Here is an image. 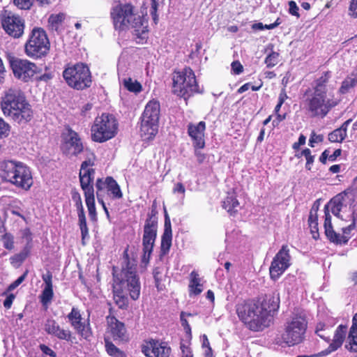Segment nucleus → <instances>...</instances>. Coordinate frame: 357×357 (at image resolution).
I'll list each match as a JSON object with an SVG mask.
<instances>
[{
	"label": "nucleus",
	"mask_w": 357,
	"mask_h": 357,
	"mask_svg": "<svg viewBox=\"0 0 357 357\" xmlns=\"http://www.w3.org/2000/svg\"><path fill=\"white\" fill-rule=\"evenodd\" d=\"M279 308V298L269 296L263 299L243 301L236 305L239 319L251 331H260L268 327L273 313Z\"/></svg>",
	"instance_id": "obj_1"
},
{
	"label": "nucleus",
	"mask_w": 357,
	"mask_h": 357,
	"mask_svg": "<svg viewBox=\"0 0 357 357\" xmlns=\"http://www.w3.org/2000/svg\"><path fill=\"white\" fill-rule=\"evenodd\" d=\"M126 266L123 267L120 275L114 274L113 298L115 303L121 309L128 304L127 293L133 300L140 294V284L136 273V264L126 259Z\"/></svg>",
	"instance_id": "obj_2"
},
{
	"label": "nucleus",
	"mask_w": 357,
	"mask_h": 357,
	"mask_svg": "<svg viewBox=\"0 0 357 357\" xmlns=\"http://www.w3.org/2000/svg\"><path fill=\"white\" fill-rule=\"evenodd\" d=\"M0 106L5 116L19 124L29 122L33 116L24 93L17 88H10L3 92Z\"/></svg>",
	"instance_id": "obj_3"
},
{
	"label": "nucleus",
	"mask_w": 357,
	"mask_h": 357,
	"mask_svg": "<svg viewBox=\"0 0 357 357\" xmlns=\"http://www.w3.org/2000/svg\"><path fill=\"white\" fill-rule=\"evenodd\" d=\"M111 17L116 29H133L137 43H143L148 36V22L139 15L135 14L130 4L117 5L111 11Z\"/></svg>",
	"instance_id": "obj_4"
},
{
	"label": "nucleus",
	"mask_w": 357,
	"mask_h": 357,
	"mask_svg": "<svg viewBox=\"0 0 357 357\" xmlns=\"http://www.w3.org/2000/svg\"><path fill=\"white\" fill-rule=\"evenodd\" d=\"M328 78L327 73L318 78L315 81L312 92L305 100V109L312 116L324 117L337 105V101L327 94L326 83Z\"/></svg>",
	"instance_id": "obj_5"
},
{
	"label": "nucleus",
	"mask_w": 357,
	"mask_h": 357,
	"mask_svg": "<svg viewBox=\"0 0 357 357\" xmlns=\"http://www.w3.org/2000/svg\"><path fill=\"white\" fill-rule=\"evenodd\" d=\"M0 178L3 181L24 190H29L33 183L30 167L15 160L0 161Z\"/></svg>",
	"instance_id": "obj_6"
},
{
	"label": "nucleus",
	"mask_w": 357,
	"mask_h": 357,
	"mask_svg": "<svg viewBox=\"0 0 357 357\" xmlns=\"http://www.w3.org/2000/svg\"><path fill=\"white\" fill-rule=\"evenodd\" d=\"M307 326L305 314L303 311H296L287 319L284 326V332L278 343H284L289 347L301 343L305 339Z\"/></svg>",
	"instance_id": "obj_7"
},
{
	"label": "nucleus",
	"mask_w": 357,
	"mask_h": 357,
	"mask_svg": "<svg viewBox=\"0 0 357 357\" xmlns=\"http://www.w3.org/2000/svg\"><path fill=\"white\" fill-rule=\"evenodd\" d=\"M160 104L156 100L149 101L141 117L140 135L144 140L153 139L158 131Z\"/></svg>",
	"instance_id": "obj_8"
},
{
	"label": "nucleus",
	"mask_w": 357,
	"mask_h": 357,
	"mask_svg": "<svg viewBox=\"0 0 357 357\" xmlns=\"http://www.w3.org/2000/svg\"><path fill=\"white\" fill-rule=\"evenodd\" d=\"M50 50V41L45 31L40 27H34L29 33L24 45L26 56L32 59L45 56Z\"/></svg>",
	"instance_id": "obj_9"
},
{
	"label": "nucleus",
	"mask_w": 357,
	"mask_h": 357,
	"mask_svg": "<svg viewBox=\"0 0 357 357\" xmlns=\"http://www.w3.org/2000/svg\"><path fill=\"white\" fill-rule=\"evenodd\" d=\"M118 123L113 115L102 114L96 118L91 127V137L94 142H105L117 133Z\"/></svg>",
	"instance_id": "obj_10"
},
{
	"label": "nucleus",
	"mask_w": 357,
	"mask_h": 357,
	"mask_svg": "<svg viewBox=\"0 0 357 357\" xmlns=\"http://www.w3.org/2000/svg\"><path fill=\"white\" fill-rule=\"evenodd\" d=\"M172 91L180 97L190 96L194 92L199 91L195 75L190 68H185L182 71H176L173 75Z\"/></svg>",
	"instance_id": "obj_11"
},
{
	"label": "nucleus",
	"mask_w": 357,
	"mask_h": 357,
	"mask_svg": "<svg viewBox=\"0 0 357 357\" xmlns=\"http://www.w3.org/2000/svg\"><path fill=\"white\" fill-rule=\"evenodd\" d=\"M63 76L70 86L78 90L90 86L91 83L89 68L82 63L66 68Z\"/></svg>",
	"instance_id": "obj_12"
},
{
	"label": "nucleus",
	"mask_w": 357,
	"mask_h": 357,
	"mask_svg": "<svg viewBox=\"0 0 357 357\" xmlns=\"http://www.w3.org/2000/svg\"><path fill=\"white\" fill-rule=\"evenodd\" d=\"M158 221L155 215H149L144 227L142 238L143 256L142 262L146 265L149 262L150 257L157 235Z\"/></svg>",
	"instance_id": "obj_13"
},
{
	"label": "nucleus",
	"mask_w": 357,
	"mask_h": 357,
	"mask_svg": "<svg viewBox=\"0 0 357 357\" xmlns=\"http://www.w3.org/2000/svg\"><path fill=\"white\" fill-rule=\"evenodd\" d=\"M10 66L14 77L23 82H29L40 73L36 64L27 59L12 58Z\"/></svg>",
	"instance_id": "obj_14"
},
{
	"label": "nucleus",
	"mask_w": 357,
	"mask_h": 357,
	"mask_svg": "<svg viewBox=\"0 0 357 357\" xmlns=\"http://www.w3.org/2000/svg\"><path fill=\"white\" fill-rule=\"evenodd\" d=\"M86 159L82 163L79 171V180L82 190L84 192V197L94 195V190L92 183L94 178V169L92 167L94 165L95 155L92 152L87 151Z\"/></svg>",
	"instance_id": "obj_15"
},
{
	"label": "nucleus",
	"mask_w": 357,
	"mask_h": 357,
	"mask_svg": "<svg viewBox=\"0 0 357 357\" xmlns=\"http://www.w3.org/2000/svg\"><path fill=\"white\" fill-rule=\"evenodd\" d=\"M291 265V256L288 245H283L274 257L269 271L271 278L278 279Z\"/></svg>",
	"instance_id": "obj_16"
},
{
	"label": "nucleus",
	"mask_w": 357,
	"mask_h": 357,
	"mask_svg": "<svg viewBox=\"0 0 357 357\" xmlns=\"http://www.w3.org/2000/svg\"><path fill=\"white\" fill-rule=\"evenodd\" d=\"M1 26L4 31L14 38L22 37L24 32L25 22L20 16L8 13L3 15Z\"/></svg>",
	"instance_id": "obj_17"
},
{
	"label": "nucleus",
	"mask_w": 357,
	"mask_h": 357,
	"mask_svg": "<svg viewBox=\"0 0 357 357\" xmlns=\"http://www.w3.org/2000/svg\"><path fill=\"white\" fill-rule=\"evenodd\" d=\"M62 150L67 155H75L83 150V145L77 133L71 129H67L63 134Z\"/></svg>",
	"instance_id": "obj_18"
},
{
	"label": "nucleus",
	"mask_w": 357,
	"mask_h": 357,
	"mask_svg": "<svg viewBox=\"0 0 357 357\" xmlns=\"http://www.w3.org/2000/svg\"><path fill=\"white\" fill-rule=\"evenodd\" d=\"M67 317L72 327L82 337L88 340L91 336L89 324L82 321V316L77 308L73 307Z\"/></svg>",
	"instance_id": "obj_19"
},
{
	"label": "nucleus",
	"mask_w": 357,
	"mask_h": 357,
	"mask_svg": "<svg viewBox=\"0 0 357 357\" xmlns=\"http://www.w3.org/2000/svg\"><path fill=\"white\" fill-rule=\"evenodd\" d=\"M142 351L146 357H169L171 349L165 342L151 340L143 346Z\"/></svg>",
	"instance_id": "obj_20"
},
{
	"label": "nucleus",
	"mask_w": 357,
	"mask_h": 357,
	"mask_svg": "<svg viewBox=\"0 0 357 357\" xmlns=\"http://www.w3.org/2000/svg\"><path fill=\"white\" fill-rule=\"evenodd\" d=\"M347 332V326L345 325L340 324L334 331L333 339L331 342L327 349L319 352L316 356L323 357L329 355L332 352L337 350L343 344L345 339L346 334Z\"/></svg>",
	"instance_id": "obj_21"
},
{
	"label": "nucleus",
	"mask_w": 357,
	"mask_h": 357,
	"mask_svg": "<svg viewBox=\"0 0 357 357\" xmlns=\"http://www.w3.org/2000/svg\"><path fill=\"white\" fill-rule=\"evenodd\" d=\"M107 333L114 340H127L128 339L127 331L124 324L114 317H107Z\"/></svg>",
	"instance_id": "obj_22"
},
{
	"label": "nucleus",
	"mask_w": 357,
	"mask_h": 357,
	"mask_svg": "<svg viewBox=\"0 0 357 357\" xmlns=\"http://www.w3.org/2000/svg\"><path fill=\"white\" fill-rule=\"evenodd\" d=\"M45 330L48 334L54 335L59 340L73 342L75 339L70 330L61 328L56 321L53 319H48L46 321Z\"/></svg>",
	"instance_id": "obj_23"
},
{
	"label": "nucleus",
	"mask_w": 357,
	"mask_h": 357,
	"mask_svg": "<svg viewBox=\"0 0 357 357\" xmlns=\"http://www.w3.org/2000/svg\"><path fill=\"white\" fill-rule=\"evenodd\" d=\"M96 192L103 194L105 189L112 195L114 199H121L123 196L119 185L112 177H107L105 181L98 178L96 182Z\"/></svg>",
	"instance_id": "obj_24"
},
{
	"label": "nucleus",
	"mask_w": 357,
	"mask_h": 357,
	"mask_svg": "<svg viewBox=\"0 0 357 357\" xmlns=\"http://www.w3.org/2000/svg\"><path fill=\"white\" fill-rule=\"evenodd\" d=\"M206 124L204 121H200L197 124L190 123L188 126V132L190 137L193 140L195 147L202 149L204 146V130Z\"/></svg>",
	"instance_id": "obj_25"
},
{
	"label": "nucleus",
	"mask_w": 357,
	"mask_h": 357,
	"mask_svg": "<svg viewBox=\"0 0 357 357\" xmlns=\"http://www.w3.org/2000/svg\"><path fill=\"white\" fill-rule=\"evenodd\" d=\"M73 199L75 202V206L77 211L79 219V225L81 230L82 238L84 239L85 236L88 235L89 230L86 225V220L84 211V207L82 205V199L79 193H75L73 195Z\"/></svg>",
	"instance_id": "obj_26"
},
{
	"label": "nucleus",
	"mask_w": 357,
	"mask_h": 357,
	"mask_svg": "<svg viewBox=\"0 0 357 357\" xmlns=\"http://www.w3.org/2000/svg\"><path fill=\"white\" fill-rule=\"evenodd\" d=\"M119 79L120 84L130 92L138 93L142 90V84L136 79L126 76L120 68H119Z\"/></svg>",
	"instance_id": "obj_27"
},
{
	"label": "nucleus",
	"mask_w": 357,
	"mask_h": 357,
	"mask_svg": "<svg viewBox=\"0 0 357 357\" xmlns=\"http://www.w3.org/2000/svg\"><path fill=\"white\" fill-rule=\"evenodd\" d=\"M172 232L170 219L165 211V230L162 236L161 250L164 254L167 253L172 245Z\"/></svg>",
	"instance_id": "obj_28"
},
{
	"label": "nucleus",
	"mask_w": 357,
	"mask_h": 357,
	"mask_svg": "<svg viewBox=\"0 0 357 357\" xmlns=\"http://www.w3.org/2000/svg\"><path fill=\"white\" fill-rule=\"evenodd\" d=\"M314 333L320 338L329 342L333 333V325L326 321H319L315 326Z\"/></svg>",
	"instance_id": "obj_29"
},
{
	"label": "nucleus",
	"mask_w": 357,
	"mask_h": 357,
	"mask_svg": "<svg viewBox=\"0 0 357 357\" xmlns=\"http://www.w3.org/2000/svg\"><path fill=\"white\" fill-rule=\"evenodd\" d=\"M347 350L357 353V313L352 319V326L348 336V342L345 345Z\"/></svg>",
	"instance_id": "obj_30"
},
{
	"label": "nucleus",
	"mask_w": 357,
	"mask_h": 357,
	"mask_svg": "<svg viewBox=\"0 0 357 357\" xmlns=\"http://www.w3.org/2000/svg\"><path fill=\"white\" fill-rule=\"evenodd\" d=\"M190 296H197L203 291V284L199 274L193 271L190 274V282L188 285Z\"/></svg>",
	"instance_id": "obj_31"
},
{
	"label": "nucleus",
	"mask_w": 357,
	"mask_h": 357,
	"mask_svg": "<svg viewBox=\"0 0 357 357\" xmlns=\"http://www.w3.org/2000/svg\"><path fill=\"white\" fill-rule=\"evenodd\" d=\"M351 121L352 119H351L347 120L339 128L329 133L328 140L331 142H342L347 137V128Z\"/></svg>",
	"instance_id": "obj_32"
},
{
	"label": "nucleus",
	"mask_w": 357,
	"mask_h": 357,
	"mask_svg": "<svg viewBox=\"0 0 357 357\" xmlns=\"http://www.w3.org/2000/svg\"><path fill=\"white\" fill-rule=\"evenodd\" d=\"M23 204L22 202L17 199H13L10 202L6 207V214L10 213L13 215H17L21 218L22 220H26V218L23 214Z\"/></svg>",
	"instance_id": "obj_33"
},
{
	"label": "nucleus",
	"mask_w": 357,
	"mask_h": 357,
	"mask_svg": "<svg viewBox=\"0 0 357 357\" xmlns=\"http://www.w3.org/2000/svg\"><path fill=\"white\" fill-rule=\"evenodd\" d=\"M318 207L315 208L314 205L310 211L309 218H308V224L311 230V233L312 234V236L314 239H317L319 237L318 233V218H317V211Z\"/></svg>",
	"instance_id": "obj_34"
},
{
	"label": "nucleus",
	"mask_w": 357,
	"mask_h": 357,
	"mask_svg": "<svg viewBox=\"0 0 357 357\" xmlns=\"http://www.w3.org/2000/svg\"><path fill=\"white\" fill-rule=\"evenodd\" d=\"M343 197L340 195H338L335 197H334L330 202L325 206V207H328V210H330L331 213L337 217H340V212L342 210V208L343 206Z\"/></svg>",
	"instance_id": "obj_35"
},
{
	"label": "nucleus",
	"mask_w": 357,
	"mask_h": 357,
	"mask_svg": "<svg viewBox=\"0 0 357 357\" xmlns=\"http://www.w3.org/2000/svg\"><path fill=\"white\" fill-rule=\"evenodd\" d=\"M222 206L231 215H232L238 211V208H239V202L234 195H228L223 201Z\"/></svg>",
	"instance_id": "obj_36"
},
{
	"label": "nucleus",
	"mask_w": 357,
	"mask_h": 357,
	"mask_svg": "<svg viewBox=\"0 0 357 357\" xmlns=\"http://www.w3.org/2000/svg\"><path fill=\"white\" fill-rule=\"evenodd\" d=\"M355 229V222L354 220L351 225L346 227L342 228V234H337L336 236L334 239H332L331 241L337 243H346L350 238L351 231Z\"/></svg>",
	"instance_id": "obj_37"
},
{
	"label": "nucleus",
	"mask_w": 357,
	"mask_h": 357,
	"mask_svg": "<svg viewBox=\"0 0 357 357\" xmlns=\"http://www.w3.org/2000/svg\"><path fill=\"white\" fill-rule=\"evenodd\" d=\"M66 18L63 13L52 14L48 18V26L52 30L56 31Z\"/></svg>",
	"instance_id": "obj_38"
},
{
	"label": "nucleus",
	"mask_w": 357,
	"mask_h": 357,
	"mask_svg": "<svg viewBox=\"0 0 357 357\" xmlns=\"http://www.w3.org/2000/svg\"><path fill=\"white\" fill-rule=\"evenodd\" d=\"M325 220H324V229H325V234L327 236V237L331 241L332 239H334L336 236V232L334 231L332 227L331 224V217L329 213V211L328 210V207H325Z\"/></svg>",
	"instance_id": "obj_39"
},
{
	"label": "nucleus",
	"mask_w": 357,
	"mask_h": 357,
	"mask_svg": "<svg viewBox=\"0 0 357 357\" xmlns=\"http://www.w3.org/2000/svg\"><path fill=\"white\" fill-rule=\"evenodd\" d=\"M85 202L89 211V215L91 220L95 221L96 220V209L95 206V197L94 195L85 196Z\"/></svg>",
	"instance_id": "obj_40"
},
{
	"label": "nucleus",
	"mask_w": 357,
	"mask_h": 357,
	"mask_svg": "<svg viewBox=\"0 0 357 357\" xmlns=\"http://www.w3.org/2000/svg\"><path fill=\"white\" fill-rule=\"evenodd\" d=\"M29 252V248L26 246L22 252L11 257L10 259L11 264L14 266H20L27 257Z\"/></svg>",
	"instance_id": "obj_41"
},
{
	"label": "nucleus",
	"mask_w": 357,
	"mask_h": 357,
	"mask_svg": "<svg viewBox=\"0 0 357 357\" xmlns=\"http://www.w3.org/2000/svg\"><path fill=\"white\" fill-rule=\"evenodd\" d=\"M105 348L107 354L112 357H124V354L112 342L105 338Z\"/></svg>",
	"instance_id": "obj_42"
},
{
	"label": "nucleus",
	"mask_w": 357,
	"mask_h": 357,
	"mask_svg": "<svg viewBox=\"0 0 357 357\" xmlns=\"http://www.w3.org/2000/svg\"><path fill=\"white\" fill-rule=\"evenodd\" d=\"M53 287H45L40 296V301L43 305L49 303L53 298Z\"/></svg>",
	"instance_id": "obj_43"
},
{
	"label": "nucleus",
	"mask_w": 357,
	"mask_h": 357,
	"mask_svg": "<svg viewBox=\"0 0 357 357\" xmlns=\"http://www.w3.org/2000/svg\"><path fill=\"white\" fill-rule=\"evenodd\" d=\"M357 85V68L342 83V88L348 89Z\"/></svg>",
	"instance_id": "obj_44"
},
{
	"label": "nucleus",
	"mask_w": 357,
	"mask_h": 357,
	"mask_svg": "<svg viewBox=\"0 0 357 357\" xmlns=\"http://www.w3.org/2000/svg\"><path fill=\"white\" fill-rule=\"evenodd\" d=\"M280 55L278 52H271L265 59V63L268 68H272L277 65L280 61Z\"/></svg>",
	"instance_id": "obj_45"
},
{
	"label": "nucleus",
	"mask_w": 357,
	"mask_h": 357,
	"mask_svg": "<svg viewBox=\"0 0 357 357\" xmlns=\"http://www.w3.org/2000/svg\"><path fill=\"white\" fill-rule=\"evenodd\" d=\"M1 240L6 249L11 250L14 248V236L12 234L6 233L1 236Z\"/></svg>",
	"instance_id": "obj_46"
},
{
	"label": "nucleus",
	"mask_w": 357,
	"mask_h": 357,
	"mask_svg": "<svg viewBox=\"0 0 357 357\" xmlns=\"http://www.w3.org/2000/svg\"><path fill=\"white\" fill-rule=\"evenodd\" d=\"M10 130V125L2 118H0V139L8 137L9 135Z\"/></svg>",
	"instance_id": "obj_47"
},
{
	"label": "nucleus",
	"mask_w": 357,
	"mask_h": 357,
	"mask_svg": "<svg viewBox=\"0 0 357 357\" xmlns=\"http://www.w3.org/2000/svg\"><path fill=\"white\" fill-rule=\"evenodd\" d=\"M301 154L305 157L306 159V165L305 167L310 170L312 168V165L314 162V156L311 155V151L309 149H304Z\"/></svg>",
	"instance_id": "obj_48"
},
{
	"label": "nucleus",
	"mask_w": 357,
	"mask_h": 357,
	"mask_svg": "<svg viewBox=\"0 0 357 357\" xmlns=\"http://www.w3.org/2000/svg\"><path fill=\"white\" fill-rule=\"evenodd\" d=\"M13 2L18 8L28 10L32 6L33 0H13Z\"/></svg>",
	"instance_id": "obj_49"
},
{
	"label": "nucleus",
	"mask_w": 357,
	"mask_h": 357,
	"mask_svg": "<svg viewBox=\"0 0 357 357\" xmlns=\"http://www.w3.org/2000/svg\"><path fill=\"white\" fill-rule=\"evenodd\" d=\"M323 140L324 136L322 135H317L314 132H312L309 139V145L314 147V144L321 142Z\"/></svg>",
	"instance_id": "obj_50"
},
{
	"label": "nucleus",
	"mask_w": 357,
	"mask_h": 357,
	"mask_svg": "<svg viewBox=\"0 0 357 357\" xmlns=\"http://www.w3.org/2000/svg\"><path fill=\"white\" fill-rule=\"evenodd\" d=\"M289 13L293 16H296L297 18L300 17V14L298 13L299 8L296 5V3L294 1H290L289 2Z\"/></svg>",
	"instance_id": "obj_51"
},
{
	"label": "nucleus",
	"mask_w": 357,
	"mask_h": 357,
	"mask_svg": "<svg viewBox=\"0 0 357 357\" xmlns=\"http://www.w3.org/2000/svg\"><path fill=\"white\" fill-rule=\"evenodd\" d=\"M348 14L354 18H357V0H351Z\"/></svg>",
	"instance_id": "obj_52"
},
{
	"label": "nucleus",
	"mask_w": 357,
	"mask_h": 357,
	"mask_svg": "<svg viewBox=\"0 0 357 357\" xmlns=\"http://www.w3.org/2000/svg\"><path fill=\"white\" fill-rule=\"evenodd\" d=\"M27 275V272H25L23 275L19 277L15 281L11 283L8 287L9 291L14 290L16 287H17L26 278Z\"/></svg>",
	"instance_id": "obj_53"
},
{
	"label": "nucleus",
	"mask_w": 357,
	"mask_h": 357,
	"mask_svg": "<svg viewBox=\"0 0 357 357\" xmlns=\"http://www.w3.org/2000/svg\"><path fill=\"white\" fill-rule=\"evenodd\" d=\"M158 3L157 0H151V6L150 9V13L153 17V20L156 22L158 20Z\"/></svg>",
	"instance_id": "obj_54"
},
{
	"label": "nucleus",
	"mask_w": 357,
	"mask_h": 357,
	"mask_svg": "<svg viewBox=\"0 0 357 357\" xmlns=\"http://www.w3.org/2000/svg\"><path fill=\"white\" fill-rule=\"evenodd\" d=\"M181 357H193L191 349L185 343L181 344Z\"/></svg>",
	"instance_id": "obj_55"
},
{
	"label": "nucleus",
	"mask_w": 357,
	"mask_h": 357,
	"mask_svg": "<svg viewBox=\"0 0 357 357\" xmlns=\"http://www.w3.org/2000/svg\"><path fill=\"white\" fill-rule=\"evenodd\" d=\"M231 70L235 75H239L241 73L243 70V67L241 65V63L238 61H235L231 63Z\"/></svg>",
	"instance_id": "obj_56"
},
{
	"label": "nucleus",
	"mask_w": 357,
	"mask_h": 357,
	"mask_svg": "<svg viewBox=\"0 0 357 357\" xmlns=\"http://www.w3.org/2000/svg\"><path fill=\"white\" fill-rule=\"evenodd\" d=\"M22 238L25 239L27 244H29L32 241V234L29 229L25 228L21 231Z\"/></svg>",
	"instance_id": "obj_57"
},
{
	"label": "nucleus",
	"mask_w": 357,
	"mask_h": 357,
	"mask_svg": "<svg viewBox=\"0 0 357 357\" xmlns=\"http://www.w3.org/2000/svg\"><path fill=\"white\" fill-rule=\"evenodd\" d=\"M54 75L52 72H45L43 75H40V76L36 77V80L38 81H42V82H48L49 80L52 79Z\"/></svg>",
	"instance_id": "obj_58"
},
{
	"label": "nucleus",
	"mask_w": 357,
	"mask_h": 357,
	"mask_svg": "<svg viewBox=\"0 0 357 357\" xmlns=\"http://www.w3.org/2000/svg\"><path fill=\"white\" fill-rule=\"evenodd\" d=\"M173 192L181 193L184 196L185 192V188L181 183H177L174 185L173 188Z\"/></svg>",
	"instance_id": "obj_59"
},
{
	"label": "nucleus",
	"mask_w": 357,
	"mask_h": 357,
	"mask_svg": "<svg viewBox=\"0 0 357 357\" xmlns=\"http://www.w3.org/2000/svg\"><path fill=\"white\" fill-rule=\"evenodd\" d=\"M14 299H15L14 294H11L8 295L6 297V298L5 299V301H3V306L6 309L10 308Z\"/></svg>",
	"instance_id": "obj_60"
},
{
	"label": "nucleus",
	"mask_w": 357,
	"mask_h": 357,
	"mask_svg": "<svg viewBox=\"0 0 357 357\" xmlns=\"http://www.w3.org/2000/svg\"><path fill=\"white\" fill-rule=\"evenodd\" d=\"M40 349L46 355H49V356H52V357H55L56 356L55 352L53 350H52L50 347L46 346V345L41 344L40 345Z\"/></svg>",
	"instance_id": "obj_61"
},
{
	"label": "nucleus",
	"mask_w": 357,
	"mask_h": 357,
	"mask_svg": "<svg viewBox=\"0 0 357 357\" xmlns=\"http://www.w3.org/2000/svg\"><path fill=\"white\" fill-rule=\"evenodd\" d=\"M43 280L45 282V287H52V274L50 273H47L45 275H43Z\"/></svg>",
	"instance_id": "obj_62"
},
{
	"label": "nucleus",
	"mask_w": 357,
	"mask_h": 357,
	"mask_svg": "<svg viewBox=\"0 0 357 357\" xmlns=\"http://www.w3.org/2000/svg\"><path fill=\"white\" fill-rule=\"evenodd\" d=\"M160 273H161V272H160V270L159 268L157 267V268H154L153 277H154L157 287H158L159 282L161 280V278L160 276Z\"/></svg>",
	"instance_id": "obj_63"
},
{
	"label": "nucleus",
	"mask_w": 357,
	"mask_h": 357,
	"mask_svg": "<svg viewBox=\"0 0 357 357\" xmlns=\"http://www.w3.org/2000/svg\"><path fill=\"white\" fill-rule=\"evenodd\" d=\"M96 195L98 202L102 206V208L105 211L107 215L109 216V212L102 197V194H100V192H96Z\"/></svg>",
	"instance_id": "obj_64"
}]
</instances>
